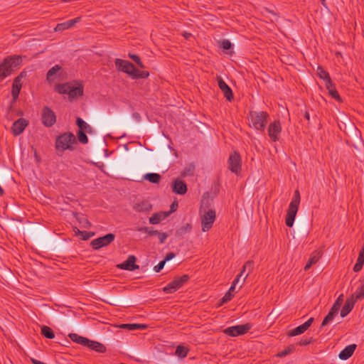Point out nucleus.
Instances as JSON below:
<instances>
[{"instance_id": "obj_1", "label": "nucleus", "mask_w": 364, "mask_h": 364, "mask_svg": "<svg viewBox=\"0 0 364 364\" xmlns=\"http://www.w3.org/2000/svg\"><path fill=\"white\" fill-rule=\"evenodd\" d=\"M269 117V114L264 111H250L247 114L250 126L261 132L265 129Z\"/></svg>"}, {"instance_id": "obj_2", "label": "nucleus", "mask_w": 364, "mask_h": 364, "mask_svg": "<svg viewBox=\"0 0 364 364\" xmlns=\"http://www.w3.org/2000/svg\"><path fill=\"white\" fill-rule=\"evenodd\" d=\"M55 90L60 94H68L70 100H73L83 95V86L77 82H75V85L69 82L56 85Z\"/></svg>"}, {"instance_id": "obj_3", "label": "nucleus", "mask_w": 364, "mask_h": 364, "mask_svg": "<svg viewBox=\"0 0 364 364\" xmlns=\"http://www.w3.org/2000/svg\"><path fill=\"white\" fill-rule=\"evenodd\" d=\"M21 63V58L19 55H12L5 58L0 63V76L5 78L10 76L12 73Z\"/></svg>"}, {"instance_id": "obj_4", "label": "nucleus", "mask_w": 364, "mask_h": 364, "mask_svg": "<svg viewBox=\"0 0 364 364\" xmlns=\"http://www.w3.org/2000/svg\"><path fill=\"white\" fill-rule=\"evenodd\" d=\"M76 143L75 135L71 132H65L55 140V149L58 151L73 150V145Z\"/></svg>"}, {"instance_id": "obj_5", "label": "nucleus", "mask_w": 364, "mask_h": 364, "mask_svg": "<svg viewBox=\"0 0 364 364\" xmlns=\"http://www.w3.org/2000/svg\"><path fill=\"white\" fill-rule=\"evenodd\" d=\"M299 203H300V193L298 190H296L294 191V197L289 205L287 215H286L285 223H286V225L289 228H291L294 225L295 217H296V215L298 209H299Z\"/></svg>"}, {"instance_id": "obj_6", "label": "nucleus", "mask_w": 364, "mask_h": 364, "mask_svg": "<svg viewBox=\"0 0 364 364\" xmlns=\"http://www.w3.org/2000/svg\"><path fill=\"white\" fill-rule=\"evenodd\" d=\"M189 279L188 274H183L181 277H176L173 281L168 283L166 287L163 288L164 292L166 294H172L180 289L185 283Z\"/></svg>"}, {"instance_id": "obj_7", "label": "nucleus", "mask_w": 364, "mask_h": 364, "mask_svg": "<svg viewBox=\"0 0 364 364\" xmlns=\"http://www.w3.org/2000/svg\"><path fill=\"white\" fill-rule=\"evenodd\" d=\"M252 328V325L249 323L237 325L226 328L223 330V333L231 337L242 336L247 333Z\"/></svg>"}, {"instance_id": "obj_8", "label": "nucleus", "mask_w": 364, "mask_h": 364, "mask_svg": "<svg viewBox=\"0 0 364 364\" xmlns=\"http://www.w3.org/2000/svg\"><path fill=\"white\" fill-rule=\"evenodd\" d=\"M27 76V73L25 70H23L20 73V74L16 77L14 80L12 89H11V96H12V102L11 104H14L16 102L20 91L22 87V79L26 78Z\"/></svg>"}, {"instance_id": "obj_9", "label": "nucleus", "mask_w": 364, "mask_h": 364, "mask_svg": "<svg viewBox=\"0 0 364 364\" xmlns=\"http://www.w3.org/2000/svg\"><path fill=\"white\" fill-rule=\"evenodd\" d=\"M216 215L214 210H208L205 211L201 215L202 231L207 232L210 230L215 220Z\"/></svg>"}, {"instance_id": "obj_10", "label": "nucleus", "mask_w": 364, "mask_h": 364, "mask_svg": "<svg viewBox=\"0 0 364 364\" xmlns=\"http://www.w3.org/2000/svg\"><path fill=\"white\" fill-rule=\"evenodd\" d=\"M116 68L121 72L125 73L130 76H133L136 73V68L129 61L117 58L114 61Z\"/></svg>"}, {"instance_id": "obj_11", "label": "nucleus", "mask_w": 364, "mask_h": 364, "mask_svg": "<svg viewBox=\"0 0 364 364\" xmlns=\"http://www.w3.org/2000/svg\"><path fill=\"white\" fill-rule=\"evenodd\" d=\"M115 239V235L108 233L103 237H98L91 242V246L94 250H99L112 243Z\"/></svg>"}, {"instance_id": "obj_12", "label": "nucleus", "mask_w": 364, "mask_h": 364, "mask_svg": "<svg viewBox=\"0 0 364 364\" xmlns=\"http://www.w3.org/2000/svg\"><path fill=\"white\" fill-rule=\"evenodd\" d=\"M41 120L45 127H50L56 122V115L50 107H44L42 109Z\"/></svg>"}, {"instance_id": "obj_13", "label": "nucleus", "mask_w": 364, "mask_h": 364, "mask_svg": "<svg viewBox=\"0 0 364 364\" xmlns=\"http://www.w3.org/2000/svg\"><path fill=\"white\" fill-rule=\"evenodd\" d=\"M282 132V125L279 120L270 123L267 128V133L270 140L273 142L279 141Z\"/></svg>"}, {"instance_id": "obj_14", "label": "nucleus", "mask_w": 364, "mask_h": 364, "mask_svg": "<svg viewBox=\"0 0 364 364\" xmlns=\"http://www.w3.org/2000/svg\"><path fill=\"white\" fill-rule=\"evenodd\" d=\"M228 168L234 173L237 174L241 171V157L240 154L234 151L232 153L228 161Z\"/></svg>"}, {"instance_id": "obj_15", "label": "nucleus", "mask_w": 364, "mask_h": 364, "mask_svg": "<svg viewBox=\"0 0 364 364\" xmlns=\"http://www.w3.org/2000/svg\"><path fill=\"white\" fill-rule=\"evenodd\" d=\"M28 122L23 118H20L15 121L11 127L12 133L15 136L21 134L28 126Z\"/></svg>"}, {"instance_id": "obj_16", "label": "nucleus", "mask_w": 364, "mask_h": 364, "mask_svg": "<svg viewBox=\"0 0 364 364\" xmlns=\"http://www.w3.org/2000/svg\"><path fill=\"white\" fill-rule=\"evenodd\" d=\"M253 267H254V263H253L252 261L250 260V261H247V262H245V264L242 267V269L241 272L236 277V278L234 279V281H233L232 284L236 286V284L239 282L240 277H242L244 275V274L245 273V269H248V272L245 274V277L243 278V282H242V284H243L245 282V279H247V277H248V275L252 271Z\"/></svg>"}, {"instance_id": "obj_17", "label": "nucleus", "mask_w": 364, "mask_h": 364, "mask_svg": "<svg viewBox=\"0 0 364 364\" xmlns=\"http://www.w3.org/2000/svg\"><path fill=\"white\" fill-rule=\"evenodd\" d=\"M314 318H310L308 321H306L303 324L297 326L296 328L289 331L288 332L289 336H296L300 334L304 333L312 324L314 321Z\"/></svg>"}, {"instance_id": "obj_18", "label": "nucleus", "mask_w": 364, "mask_h": 364, "mask_svg": "<svg viewBox=\"0 0 364 364\" xmlns=\"http://www.w3.org/2000/svg\"><path fill=\"white\" fill-rule=\"evenodd\" d=\"M136 257L134 255H129L127 260H125L122 264H119L117 267L122 269L134 271L135 269H138L139 268V265L135 264Z\"/></svg>"}, {"instance_id": "obj_19", "label": "nucleus", "mask_w": 364, "mask_h": 364, "mask_svg": "<svg viewBox=\"0 0 364 364\" xmlns=\"http://www.w3.org/2000/svg\"><path fill=\"white\" fill-rule=\"evenodd\" d=\"M218 86L221 91L223 92L225 97L228 100L231 101L233 99V94L230 87L226 84V82L221 78L219 77L218 80Z\"/></svg>"}, {"instance_id": "obj_20", "label": "nucleus", "mask_w": 364, "mask_h": 364, "mask_svg": "<svg viewBox=\"0 0 364 364\" xmlns=\"http://www.w3.org/2000/svg\"><path fill=\"white\" fill-rule=\"evenodd\" d=\"M173 192L179 195H184L187 192L186 183L180 179H176L173 182Z\"/></svg>"}, {"instance_id": "obj_21", "label": "nucleus", "mask_w": 364, "mask_h": 364, "mask_svg": "<svg viewBox=\"0 0 364 364\" xmlns=\"http://www.w3.org/2000/svg\"><path fill=\"white\" fill-rule=\"evenodd\" d=\"M80 21V17H77L74 19L69 20L68 21L58 23L55 28V31H63L73 27L76 23Z\"/></svg>"}, {"instance_id": "obj_22", "label": "nucleus", "mask_w": 364, "mask_h": 364, "mask_svg": "<svg viewBox=\"0 0 364 364\" xmlns=\"http://www.w3.org/2000/svg\"><path fill=\"white\" fill-rule=\"evenodd\" d=\"M355 302L356 301L350 296L347 298L346 303L341 311V316L343 318L346 317L352 311Z\"/></svg>"}, {"instance_id": "obj_23", "label": "nucleus", "mask_w": 364, "mask_h": 364, "mask_svg": "<svg viewBox=\"0 0 364 364\" xmlns=\"http://www.w3.org/2000/svg\"><path fill=\"white\" fill-rule=\"evenodd\" d=\"M355 348H356L355 344H351V345L346 346L343 350H342L340 352V353L338 355L339 358L341 360H343L348 359L353 355Z\"/></svg>"}, {"instance_id": "obj_24", "label": "nucleus", "mask_w": 364, "mask_h": 364, "mask_svg": "<svg viewBox=\"0 0 364 364\" xmlns=\"http://www.w3.org/2000/svg\"><path fill=\"white\" fill-rule=\"evenodd\" d=\"M321 257V252L318 250H315L312 252V254L311 255L308 262H306L305 267H304V270L305 271H307L308 269H310V267L313 265V264H315L316 263L318 262V261L319 260V259Z\"/></svg>"}, {"instance_id": "obj_25", "label": "nucleus", "mask_w": 364, "mask_h": 364, "mask_svg": "<svg viewBox=\"0 0 364 364\" xmlns=\"http://www.w3.org/2000/svg\"><path fill=\"white\" fill-rule=\"evenodd\" d=\"M151 205L147 200H143L135 203L133 206V209L138 213L149 212L151 210Z\"/></svg>"}, {"instance_id": "obj_26", "label": "nucleus", "mask_w": 364, "mask_h": 364, "mask_svg": "<svg viewBox=\"0 0 364 364\" xmlns=\"http://www.w3.org/2000/svg\"><path fill=\"white\" fill-rule=\"evenodd\" d=\"M326 87L328 91L329 95L336 100L341 102V98L336 89L334 84L331 80H328L326 82Z\"/></svg>"}, {"instance_id": "obj_27", "label": "nucleus", "mask_w": 364, "mask_h": 364, "mask_svg": "<svg viewBox=\"0 0 364 364\" xmlns=\"http://www.w3.org/2000/svg\"><path fill=\"white\" fill-rule=\"evenodd\" d=\"M85 346L99 353H104L106 351V347L102 343L97 341H90L89 339Z\"/></svg>"}, {"instance_id": "obj_28", "label": "nucleus", "mask_w": 364, "mask_h": 364, "mask_svg": "<svg viewBox=\"0 0 364 364\" xmlns=\"http://www.w3.org/2000/svg\"><path fill=\"white\" fill-rule=\"evenodd\" d=\"M360 285L358 287L357 290L350 295V297L355 301L364 299V279L360 280Z\"/></svg>"}, {"instance_id": "obj_29", "label": "nucleus", "mask_w": 364, "mask_h": 364, "mask_svg": "<svg viewBox=\"0 0 364 364\" xmlns=\"http://www.w3.org/2000/svg\"><path fill=\"white\" fill-rule=\"evenodd\" d=\"M62 70V67L59 65H55L52 67L47 73L46 80L49 82H52L55 79V75L58 72Z\"/></svg>"}, {"instance_id": "obj_30", "label": "nucleus", "mask_w": 364, "mask_h": 364, "mask_svg": "<svg viewBox=\"0 0 364 364\" xmlns=\"http://www.w3.org/2000/svg\"><path fill=\"white\" fill-rule=\"evenodd\" d=\"M73 215L76 220L78 221V223L80 224L82 228H90L91 227V223L83 214L73 213Z\"/></svg>"}, {"instance_id": "obj_31", "label": "nucleus", "mask_w": 364, "mask_h": 364, "mask_svg": "<svg viewBox=\"0 0 364 364\" xmlns=\"http://www.w3.org/2000/svg\"><path fill=\"white\" fill-rule=\"evenodd\" d=\"M76 124L79 127V131H83L87 133H91L92 131V127L80 117L77 118Z\"/></svg>"}, {"instance_id": "obj_32", "label": "nucleus", "mask_w": 364, "mask_h": 364, "mask_svg": "<svg viewBox=\"0 0 364 364\" xmlns=\"http://www.w3.org/2000/svg\"><path fill=\"white\" fill-rule=\"evenodd\" d=\"M168 215V213H154L151 215V217L149 218V223L153 225L158 224L162 220H164Z\"/></svg>"}, {"instance_id": "obj_33", "label": "nucleus", "mask_w": 364, "mask_h": 364, "mask_svg": "<svg viewBox=\"0 0 364 364\" xmlns=\"http://www.w3.org/2000/svg\"><path fill=\"white\" fill-rule=\"evenodd\" d=\"M120 327L129 331H134L138 329L144 330L146 329L147 326L146 325L140 323H124L122 324Z\"/></svg>"}, {"instance_id": "obj_34", "label": "nucleus", "mask_w": 364, "mask_h": 364, "mask_svg": "<svg viewBox=\"0 0 364 364\" xmlns=\"http://www.w3.org/2000/svg\"><path fill=\"white\" fill-rule=\"evenodd\" d=\"M338 312L332 309H330L329 312L323 320L320 328H322L323 327L328 324L331 321H332L334 319V318L338 315Z\"/></svg>"}, {"instance_id": "obj_35", "label": "nucleus", "mask_w": 364, "mask_h": 364, "mask_svg": "<svg viewBox=\"0 0 364 364\" xmlns=\"http://www.w3.org/2000/svg\"><path fill=\"white\" fill-rule=\"evenodd\" d=\"M69 337L73 341L84 346H85L86 343L88 342V338L79 336L76 333H70Z\"/></svg>"}, {"instance_id": "obj_36", "label": "nucleus", "mask_w": 364, "mask_h": 364, "mask_svg": "<svg viewBox=\"0 0 364 364\" xmlns=\"http://www.w3.org/2000/svg\"><path fill=\"white\" fill-rule=\"evenodd\" d=\"M189 348L185 346L179 345L176 347L175 354L180 358H184L187 356Z\"/></svg>"}, {"instance_id": "obj_37", "label": "nucleus", "mask_w": 364, "mask_h": 364, "mask_svg": "<svg viewBox=\"0 0 364 364\" xmlns=\"http://www.w3.org/2000/svg\"><path fill=\"white\" fill-rule=\"evenodd\" d=\"M144 178L153 183H158L161 180V176L159 173H149L144 175Z\"/></svg>"}, {"instance_id": "obj_38", "label": "nucleus", "mask_w": 364, "mask_h": 364, "mask_svg": "<svg viewBox=\"0 0 364 364\" xmlns=\"http://www.w3.org/2000/svg\"><path fill=\"white\" fill-rule=\"evenodd\" d=\"M41 334L49 339H52L55 337V333L48 326H43L41 328Z\"/></svg>"}, {"instance_id": "obj_39", "label": "nucleus", "mask_w": 364, "mask_h": 364, "mask_svg": "<svg viewBox=\"0 0 364 364\" xmlns=\"http://www.w3.org/2000/svg\"><path fill=\"white\" fill-rule=\"evenodd\" d=\"M317 74L318 77L325 80V82H328V80H331L329 76V74L323 69L322 67L318 66L317 68Z\"/></svg>"}, {"instance_id": "obj_40", "label": "nucleus", "mask_w": 364, "mask_h": 364, "mask_svg": "<svg viewBox=\"0 0 364 364\" xmlns=\"http://www.w3.org/2000/svg\"><path fill=\"white\" fill-rule=\"evenodd\" d=\"M343 301V295L341 294L336 301L333 303V306H331V309L336 311L338 313V311L342 305V303Z\"/></svg>"}, {"instance_id": "obj_41", "label": "nucleus", "mask_w": 364, "mask_h": 364, "mask_svg": "<svg viewBox=\"0 0 364 364\" xmlns=\"http://www.w3.org/2000/svg\"><path fill=\"white\" fill-rule=\"evenodd\" d=\"M192 226L189 223H186L183 226L181 227L177 231L176 235H183L187 232H189L191 231Z\"/></svg>"}, {"instance_id": "obj_42", "label": "nucleus", "mask_w": 364, "mask_h": 364, "mask_svg": "<svg viewBox=\"0 0 364 364\" xmlns=\"http://www.w3.org/2000/svg\"><path fill=\"white\" fill-rule=\"evenodd\" d=\"M76 231L75 232L78 235H80L82 236V240H87L90 237L95 235V232H87V231H81L77 228H75Z\"/></svg>"}, {"instance_id": "obj_43", "label": "nucleus", "mask_w": 364, "mask_h": 364, "mask_svg": "<svg viewBox=\"0 0 364 364\" xmlns=\"http://www.w3.org/2000/svg\"><path fill=\"white\" fill-rule=\"evenodd\" d=\"M149 76V73L148 71H140L136 68V73L132 76L133 79H144Z\"/></svg>"}, {"instance_id": "obj_44", "label": "nucleus", "mask_w": 364, "mask_h": 364, "mask_svg": "<svg viewBox=\"0 0 364 364\" xmlns=\"http://www.w3.org/2000/svg\"><path fill=\"white\" fill-rule=\"evenodd\" d=\"M85 132H86L78 131L77 133L78 141L83 144H86L88 142V138H87Z\"/></svg>"}, {"instance_id": "obj_45", "label": "nucleus", "mask_w": 364, "mask_h": 364, "mask_svg": "<svg viewBox=\"0 0 364 364\" xmlns=\"http://www.w3.org/2000/svg\"><path fill=\"white\" fill-rule=\"evenodd\" d=\"M138 231L139 232H145V233H147L149 234V235H157V233L159 231L157 230H153L152 228H149V227H141V228H139L137 229Z\"/></svg>"}, {"instance_id": "obj_46", "label": "nucleus", "mask_w": 364, "mask_h": 364, "mask_svg": "<svg viewBox=\"0 0 364 364\" xmlns=\"http://www.w3.org/2000/svg\"><path fill=\"white\" fill-rule=\"evenodd\" d=\"M295 350V347L294 346H289L288 347H287L285 349H284L283 350H282L281 352H279L278 353V356L279 357H284L291 353H293Z\"/></svg>"}, {"instance_id": "obj_47", "label": "nucleus", "mask_w": 364, "mask_h": 364, "mask_svg": "<svg viewBox=\"0 0 364 364\" xmlns=\"http://www.w3.org/2000/svg\"><path fill=\"white\" fill-rule=\"evenodd\" d=\"M232 296H232V293L226 292V294L224 295V296L220 299V301L218 304V306H220L223 304L228 302L229 301H230L232 299Z\"/></svg>"}, {"instance_id": "obj_48", "label": "nucleus", "mask_w": 364, "mask_h": 364, "mask_svg": "<svg viewBox=\"0 0 364 364\" xmlns=\"http://www.w3.org/2000/svg\"><path fill=\"white\" fill-rule=\"evenodd\" d=\"M129 57L132 60H133L138 65L139 67H140L141 68H144L143 63L141 62L140 58L137 55L129 53Z\"/></svg>"}, {"instance_id": "obj_49", "label": "nucleus", "mask_w": 364, "mask_h": 364, "mask_svg": "<svg viewBox=\"0 0 364 364\" xmlns=\"http://www.w3.org/2000/svg\"><path fill=\"white\" fill-rule=\"evenodd\" d=\"M363 264H364V260L358 258L357 262L353 267V271L355 272L360 271L363 268Z\"/></svg>"}, {"instance_id": "obj_50", "label": "nucleus", "mask_w": 364, "mask_h": 364, "mask_svg": "<svg viewBox=\"0 0 364 364\" xmlns=\"http://www.w3.org/2000/svg\"><path fill=\"white\" fill-rule=\"evenodd\" d=\"M220 47L224 50H227L231 48L232 43L229 40L224 39L220 43Z\"/></svg>"}, {"instance_id": "obj_51", "label": "nucleus", "mask_w": 364, "mask_h": 364, "mask_svg": "<svg viewBox=\"0 0 364 364\" xmlns=\"http://www.w3.org/2000/svg\"><path fill=\"white\" fill-rule=\"evenodd\" d=\"M109 304L114 306H119L123 304V301L121 299L112 297L109 299Z\"/></svg>"}, {"instance_id": "obj_52", "label": "nucleus", "mask_w": 364, "mask_h": 364, "mask_svg": "<svg viewBox=\"0 0 364 364\" xmlns=\"http://www.w3.org/2000/svg\"><path fill=\"white\" fill-rule=\"evenodd\" d=\"M157 236L159 237V242L161 244H163V243H164L165 240L168 237V234L166 233V232H158Z\"/></svg>"}, {"instance_id": "obj_53", "label": "nucleus", "mask_w": 364, "mask_h": 364, "mask_svg": "<svg viewBox=\"0 0 364 364\" xmlns=\"http://www.w3.org/2000/svg\"><path fill=\"white\" fill-rule=\"evenodd\" d=\"M313 342V338H302L299 342V346H306V345H309L311 343Z\"/></svg>"}, {"instance_id": "obj_54", "label": "nucleus", "mask_w": 364, "mask_h": 364, "mask_svg": "<svg viewBox=\"0 0 364 364\" xmlns=\"http://www.w3.org/2000/svg\"><path fill=\"white\" fill-rule=\"evenodd\" d=\"M166 262L164 260L161 261L157 265L154 267V270L156 272H159L164 267Z\"/></svg>"}, {"instance_id": "obj_55", "label": "nucleus", "mask_w": 364, "mask_h": 364, "mask_svg": "<svg viewBox=\"0 0 364 364\" xmlns=\"http://www.w3.org/2000/svg\"><path fill=\"white\" fill-rule=\"evenodd\" d=\"M193 168H188V170H185L181 173V176L185 177L188 175H192L193 174Z\"/></svg>"}, {"instance_id": "obj_56", "label": "nucleus", "mask_w": 364, "mask_h": 364, "mask_svg": "<svg viewBox=\"0 0 364 364\" xmlns=\"http://www.w3.org/2000/svg\"><path fill=\"white\" fill-rule=\"evenodd\" d=\"M174 257H175V254L173 252H168L166 254L164 260L165 262H166V261L172 259L173 258H174Z\"/></svg>"}, {"instance_id": "obj_57", "label": "nucleus", "mask_w": 364, "mask_h": 364, "mask_svg": "<svg viewBox=\"0 0 364 364\" xmlns=\"http://www.w3.org/2000/svg\"><path fill=\"white\" fill-rule=\"evenodd\" d=\"M171 212H175L178 208V202L173 201L171 205Z\"/></svg>"}, {"instance_id": "obj_58", "label": "nucleus", "mask_w": 364, "mask_h": 364, "mask_svg": "<svg viewBox=\"0 0 364 364\" xmlns=\"http://www.w3.org/2000/svg\"><path fill=\"white\" fill-rule=\"evenodd\" d=\"M358 258L364 260V245H363V247L359 252V255H358Z\"/></svg>"}, {"instance_id": "obj_59", "label": "nucleus", "mask_w": 364, "mask_h": 364, "mask_svg": "<svg viewBox=\"0 0 364 364\" xmlns=\"http://www.w3.org/2000/svg\"><path fill=\"white\" fill-rule=\"evenodd\" d=\"M235 286L232 284L228 292L232 293V291H233L235 290Z\"/></svg>"}, {"instance_id": "obj_60", "label": "nucleus", "mask_w": 364, "mask_h": 364, "mask_svg": "<svg viewBox=\"0 0 364 364\" xmlns=\"http://www.w3.org/2000/svg\"><path fill=\"white\" fill-rule=\"evenodd\" d=\"M304 117H305L307 120H309V119H310L309 113L306 112L305 113V114H304Z\"/></svg>"}, {"instance_id": "obj_61", "label": "nucleus", "mask_w": 364, "mask_h": 364, "mask_svg": "<svg viewBox=\"0 0 364 364\" xmlns=\"http://www.w3.org/2000/svg\"><path fill=\"white\" fill-rule=\"evenodd\" d=\"M191 36V33H185L183 34V36H184L186 38H189V36Z\"/></svg>"}, {"instance_id": "obj_62", "label": "nucleus", "mask_w": 364, "mask_h": 364, "mask_svg": "<svg viewBox=\"0 0 364 364\" xmlns=\"http://www.w3.org/2000/svg\"><path fill=\"white\" fill-rule=\"evenodd\" d=\"M321 4H322L323 6H325L326 0H321Z\"/></svg>"}, {"instance_id": "obj_63", "label": "nucleus", "mask_w": 364, "mask_h": 364, "mask_svg": "<svg viewBox=\"0 0 364 364\" xmlns=\"http://www.w3.org/2000/svg\"><path fill=\"white\" fill-rule=\"evenodd\" d=\"M4 79H5V77H1V76H0V82H1Z\"/></svg>"}, {"instance_id": "obj_64", "label": "nucleus", "mask_w": 364, "mask_h": 364, "mask_svg": "<svg viewBox=\"0 0 364 364\" xmlns=\"http://www.w3.org/2000/svg\"><path fill=\"white\" fill-rule=\"evenodd\" d=\"M363 245H364V242H363Z\"/></svg>"}]
</instances>
